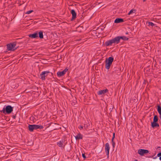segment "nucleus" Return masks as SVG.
I'll use <instances>...</instances> for the list:
<instances>
[{
	"label": "nucleus",
	"mask_w": 161,
	"mask_h": 161,
	"mask_svg": "<svg viewBox=\"0 0 161 161\" xmlns=\"http://www.w3.org/2000/svg\"><path fill=\"white\" fill-rule=\"evenodd\" d=\"M76 139H82V135L79 133L76 136H75Z\"/></svg>",
	"instance_id": "obj_16"
},
{
	"label": "nucleus",
	"mask_w": 161,
	"mask_h": 161,
	"mask_svg": "<svg viewBox=\"0 0 161 161\" xmlns=\"http://www.w3.org/2000/svg\"><path fill=\"white\" fill-rule=\"evenodd\" d=\"M108 91V90L107 89L100 90L98 92L97 94L99 95H101L107 92Z\"/></svg>",
	"instance_id": "obj_11"
},
{
	"label": "nucleus",
	"mask_w": 161,
	"mask_h": 161,
	"mask_svg": "<svg viewBox=\"0 0 161 161\" xmlns=\"http://www.w3.org/2000/svg\"><path fill=\"white\" fill-rule=\"evenodd\" d=\"M126 34H128V32H127L126 33Z\"/></svg>",
	"instance_id": "obj_33"
},
{
	"label": "nucleus",
	"mask_w": 161,
	"mask_h": 161,
	"mask_svg": "<svg viewBox=\"0 0 161 161\" xmlns=\"http://www.w3.org/2000/svg\"><path fill=\"white\" fill-rule=\"evenodd\" d=\"M39 37L40 38L42 39L43 38V32L42 31H41L39 32Z\"/></svg>",
	"instance_id": "obj_20"
},
{
	"label": "nucleus",
	"mask_w": 161,
	"mask_h": 161,
	"mask_svg": "<svg viewBox=\"0 0 161 161\" xmlns=\"http://www.w3.org/2000/svg\"><path fill=\"white\" fill-rule=\"evenodd\" d=\"M124 20L121 18H116L114 20V23H118L124 22Z\"/></svg>",
	"instance_id": "obj_13"
},
{
	"label": "nucleus",
	"mask_w": 161,
	"mask_h": 161,
	"mask_svg": "<svg viewBox=\"0 0 161 161\" xmlns=\"http://www.w3.org/2000/svg\"><path fill=\"white\" fill-rule=\"evenodd\" d=\"M145 1V0H143V1Z\"/></svg>",
	"instance_id": "obj_36"
},
{
	"label": "nucleus",
	"mask_w": 161,
	"mask_h": 161,
	"mask_svg": "<svg viewBox=\"0 0 161 161\" xmlns=\"http://www.w3.org/2000/svg\"><path fill=\"white\" fill-rule=\"evenodd\" d=\"M111 65V57L108 58V59L106 58L105 61V68L108 69H110Z\"/></svg>",
	"instance_id": "obj_4"
},
{
	"label": "nucleus",
	"mask_w": 161,
	"mask_h": 161,
	"mask_svg": "<svg viewBox=\"0 0 161 161\" xmlns=\"http://www.w3.org/2000/svg\"><path fill=\"white\" fill-rule=\"evenodd\" d=\"M111 142L112 143V146L114 148V145H115L114 142L113 141V142Z\"/></svg>",
	"instance_id": "obj_26"
},
{
	"label": "nucleus",
	"mask_w": 161,
	"mask_h": 161,
	"mask_svg": "<svg viewBox=\"0 0 161 161\" xmlns=\"http://www.w3.org/2000/svg\"><path fill=\"white\" fill-rule=\"evenodd\" d=\"M79 128L81 130V129H83V126H80V127H79Z\"/></svg>",
	"instance_id": "obj_29"
},
{
	"label": "nucleus",
	"mask_w": 161,
	"mask_h": 161,
	"mask_svg": "<svg viewBox=\"0 0 161 161\" xmlns=\"http://www.w3.org/2000/svg\"><path fill=\"white\" fill-rule=\"evenodd\" d=\"M64 141L61 140L57 143V145L60 147H62L63 146Z\"/></svg>",
	"instance_id": "obj_15"
},
{
	"label": "nucleus",
	"mask_w": 161,
	"mask_h": 161,
	"mask_svg": "<svg viewBox=\"0 0 161 161\" xmlns=\"http://www.w3.org/2000/svg\"><path fill=\"white\" fill-rule=\"evenodd\" d=\"M119 36H117L111 40V44L113 43L118 44L119 42Z\"/></svg>",
	"instance_id": "obj_9"
},
{
	"label": "nucleus",
	"mask_w": 161,
	"mask_h": 161,
	"mask_svg": "<svg viewBox=\"0 0 161 161\" xmlns=\"http://www.w3.org/2000/svg\"><path fill=\"white\" fill-rule=\"evenodd\" d=\"M13 111V107L10 105L7 106L5 108H3L2 110H0L1 112H3V113H5L6 112L7 114L11 113Z\"/></svg>",
	"instance_id": "obj_1"
},
{
	"label": "nucleus",
	"mask_w": 161,
	"mask_h": 161,
	"mask_svg": "<svg viewBox=\"0 0 161 161\" xmlns=\"http://www.w3.org/2000/svg\"><path fill=\"white\" fill-rule=\"evenodd\" d=\"M156 158V157H155V158H153L154 159H155Z\"/></svg>",
	"instance_id": "obj_34"
},
{
	"label": "nucleus",
	"mask_w": 161,
	"mask_h": 161,
	"mask_svg": "<svg viewBox=\"0 0 161 161\" xmlns=\"http://www.w3.org/2000/svg\"><path fill=\"white\" fill-rule=\"evenodd\" d=\"M16 45L15 43L8 44L7 45V49L9 51H14L16 49V48H15Z\"/></svg>",
	"instance_id": "obj_3"
},
{
	"label": "nucleus",
	"mask_w": 161,
	"mask_h": 161,
	"mask_svg": "<svg viewBox=\"0 0 161 161\" xmlns=\"http://www.w3.org/2000/svg\"><path fill=\"white\" fill-rule=\"evenodd\" d=\"M50 73L49 71H46L42 72L40 75L41 79L42 80H45V77L48 74Z\"/></svg>",
	"instance_id": "obj_5"
},
{
	"label": "nucleus",
	"mask_w": 161,
	"mask_h": 161,
	"mask_svg": "<svg viewBox=\"0 0 161 161\" xmlns=\"http://www.w3.org/2000/svg\"><path fill=\"white\" fill-rule=\"evenodd\" d=\"M71 13L72 15V20L76 18V14L74 10L72 9L71 10Z\"/></svg>",
	"instance_id": "obj_10"
},
{
	"label": "nucleus",
	"mask_w": 161,
	"mask_h": 161,
	"mask_svg": "<svg viewBox=\"0 0 161 161\" xmlns=\"http://www.w3.org/2000/svg\"><path fill=\"white\" fill-rule=\"evenodd\" d=\"M158 157H160L161 156V152L160 153H159L157 154Z\"/></svg>",
	"instance_id": "obj_28"
},
{
	"label": "nucleus",
	"mask_w": 161,
	"mask_h": 161,
	"mask_svg": "<svg viewBox=\"0 0 161 161\" xmlns=\"http://www.w3.org/2000/svg\"><path fill=\"white\" fill-rule=\"evenodd\" d=\"M135 161H138L137 160H135Z\"/></svg>",
	"instance_id": "obj_35"
},
{
	"label": "nucleus",
	"mask_w": 161,
	"mask_h": 161,
	"mask_svg": "<svg viewBox=\"0 0 161 161\" xmlns=\"http://www.w3.org/2000/svg\"><path fill=\"white\" fill-rule=\"evenodd\" d=\"M84 127V128L86 129L87 128V125H85Z\"/></svg>",
	"instance_id": "obj_30"
},
{
	"label": "nucleus",
	"mask_w": 161,
	"mask_h": 161,
	"mask_svg": "<svg viewBox=\"0 0 161 161\" xmlns=\"http://www.w3.org/2000/svg\"><path fill=\"white\" fill-rule=\"evenodd\" d=\"M29 36L32 38H36L38 37V34L35 33L32 34H30Z\"/></svg>",
	"instance_id": "obj_12"
},
{
	"label": "nucleus",
	"mask_w": 161,
	"mask_h": 161,
	"mask_svg": "<svg viewBox=\"0 0 161 161\" xmlns=\"http://www.w3.org/2000/svg\"><path fill=\"white\" fill-rule=\"evenodd\" d=\"M115 138V133H114L113 134V137L112 138V139H111V142H113V139Z\"/></svg>",
	"instance_id": "obj_25"
},
{
	"label": "nucleus",
	"mask_w": 161,
	"mask_h": 161,
	"mask_svg": "<svg viewBox=\"0 0 161 161\" xmlns=\"http://www.w3.org/2000/svg\"><path fill=\"white\" fill-rule=\"evenodd\" d=\"M149 152L148 150L143 149H140L138 151V153L141 156H143L144 154L147 153Z\"/></svg>",
	"instance_id": "obj_6"
},
{
	"label": "nucleus",
	"mask_w": 161,
	"mask_h": 161,
	"mask_svg": "<svg viewBox=\"0 0 161 161\" xmlns=\"http://www.w3.org/2000/svg\"><path fill=\"white\" fill-rule=\"evenodd\" d=\"M148 24V26H151L152 27L155 25V24L152 22H147V24Z\"/></svg>",
	"instance_id": "obj_22"
},
{
	"label": "nucleus",
	"mask_w": 161,
	"mask_h": 161,
	"mask_svg": "<svg viewBox=\"0 0 161 161\" xmlns=\"http://www.w3.org/2000/svg\"><path fill=\"white\" fill-rule=\"evenodd\" d=\"M119 40L120 39H122L124 41L128 40L129 39V38L126 37L125 36H119Z\"/></svg>",
	"instance_id": "obj_17"
},
{
	"label": "nucleus",
	"mask_w": 161,
	"mask_h": 161,
	"mask_svg": "<svg viewBox=\"0 0 161 161\" xmlns=\"http://www.w3.org/2000/svg\"><path fill=\"white\" fill-rule=\"evenodd\" d=\"M158 116L156 115H154L153 118V122H157L158 121Z\"/></svg>",
	"instance_id": "obj_21"
},
{
	"label": "nucleus",
	"mask_w": 161,
	"mask_h": 161,
	"mask_svg": "<svg viewBox=\"0 0 161 161\" xmlns=\"http://www.w3.org/2000/svg\"><path fill=\"white\" fill-rule=\"evenodd\" d=\"M68 69L67 68H65L62 71H58L57 73V75L58 77H60L63 76L68 71Z\"/></svg>",
	"instance_id": "obj_7"
},
{
	"label": "nucleus",
	"mask_w": 161,
	"mask_h": 161,
	"mask_svg": "<svg viewBox=\"0 0 161 161\" xmlns=\"http://www.w3.org/2000/svg\"><path fill=\"white\" fill-rule=\"evenodd\" d=\"M105 45L106 46H108L111 45V40H108L105 42Z\"/></svg>",
	"instance_id": "obj_19"
},
{
	"label": "nucleus",
	"mask_w": 161,
	"mask_h": 161,
	"mask_svg": "<svg viewBox=\"0 0 161 161\" xmlns=\"http://www.w3.org/2000/svg\"><path fill=\"white\" fill-rule=\"evenodd\" d=\"M157 111L160 115H161V107L159 105L157 106Z\"/></svg>",
	"instance_id": "obj_18"
},
{
	"label": "nucleus",
	"mask_w": 161,
	"mask_h": 161,
	"mask_svg": "<svg viewBox=\"0 0 161 161\" xmlns=\"http://www.w3.org/2000/svg\"><path fill=\"white\" fill-rule=\"evenodd\" d=\"M136 11V10L135 9H131L130 12H129L128 13V14L130 15L132 13L134 12L135 13Z\"/></svg>",
	"instance_id": "obj_23"
},
{
	"label": "nucleus",
	"mask_w": 161,
	"mask_h": 161,
	"mask_svg": "<svg viewBox=\"0 0 161 161\" xmlns=\"http://www.w3.org/2000/svg\"><path fill=\"white\" fill-rule=\"evenodd\" d=\"M28 127L29 130L31 132L33 131L34 130L37 129H42L43 128V127L42 125H29Z\"/></svg>",
	"instance_id": "obj_2"
},
{
	"label": "nucleus",
	"mask_w": 161,
	"mask_h": 161,
	"mask_svg": "<svg viewBox=\"0 0 161 161\" xmlns=\"http://www.w3.org/2000/svg\"><path fill=\"white\" fill-rule=\"evenodd\" d=\"M109 149L110 147L109 144L108 143H106L105 144V150L106 154L107 155L108 158V157Z\"/></svg>",
	"instance_id": "obj_8"
},
{
	"label": "nucleus",
	"mask_w": 161,
	"mask_h": 161,
	"mask_svg": "<svg viewBox=\"0 0 161 161\" xmlns=\"http://www.w3.org/2000/svg\"><path fill=\"white\" fill-rule=\"evenodd\" d=\"M151 126L152 127L154 128L156 127H159V125L157 122H153L151 123Z\"/></svg>",
	"instance_id": "obj_14"
},
{
	"label": "nucleus",
	"mask_w": 161,
	"mask_h": 161,
	"mask_svg": "<svg viewBox=\"0 0 161 161\" xmlns=\"http://www.w3.org/2000/svg\"><path fill=\"white\" fill-rule=\"evenodd\" d=\"M33 12V10H29V11H27V12L26 13L27 14H30Z\"/></svg>",
	"instance_id": "obj_24"
},
{
	"label": "nucleus",
	"mask_w": 161,
	"mask_h": 161,
	"mask_svg": "<svg viewBox=\"0 0 161 161\" xmlns=\"http://www.w3.org/2000/svg\"><path fill=\"white\" fill-rule=\"evenodd\" d=\"M82 157L85 159L86 158V156L85 155V154L84 153H82Z\"/></svg>",
	"instance_id": "obj_27"
},
{
	"label": "nucleus",
	"mask_w": 161,
	"mask_h": 161,
	"mask_svg": "<svg viewBox=\"0 0 161 161\" xmlns=\"http://www.w3.org/2000/svg\"><path fill=\"white\" fill-rule=\"evenodd\" d=\"M159 159L161 160V156L159 157Z\"/></svg>",
	"instance_id": "obj_32"
},
{
	"label": "nucleus",
	"mask_w": 161,
	"mask_h": 161,
	"mask_svg": "<svg viewBox=\"0 0 161 161\" xmlns=\"http://www.w3.org/2000/svg\"><path fill=\"white\" fill-rule=\"evenodd\" d=\"M113 60H114V58L113 57H112L111 56V64L112 63V62H113Z\"/></svg>",
	"instance_id": "obj_31"
}]
</instances>
